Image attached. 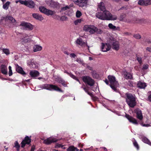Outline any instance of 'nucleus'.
<instances>
[{
  "label": "nucleus",
  "instance_id": "32",
  "mask_svg": "<svg viewBox=\"0 0 151 151\" xmlns=\"http://www.w3.org/2000/svg\"><path fill=\"white\" fill-rule=\"evenodd\" d=\"M132 142L134 146L136 148L137 150H139V145L134 139V138L133 139Z\"/></svg>",
  "mask_w": 151,
  "mask_h": 151
},
{
  "label": "nucleus",
  "instance_id": "36",
  "mask_svg": "<svg viewBox=\"0 0 151 151\" xmlns=\"http://www.w3.org/2000/svg\"><path fill=\"white\" fill-rule=\"evenodd\" d=\"M3 52L6 55H9L10 53L9 50V49L7 48H3L2 49Z\"/></svg>",
  "mask_w": 151,
  "mask_h": 151
},
{
  "label": "nucleus",
  "instance_id": "23",
  "mask_svg": "<svg viewBox=\"0 0 151 151\" xmlns=\"http://www.w3.org/2000/svg\"><path fill=\"white\" fill-rule=\"evenodd\" d=\"M1 71L2 74L4 75L7 74V69L6 66L4 65H2L1 66Z\"/></svg>",
  "mask_w": 151,
  "mask_h": 151
},
{
  "label": "nucleus",
  "instance_id": "62",
  "mask_svg": "<svg viewBox=\"0 0 151 151\" xmlns=\"http://www.w3.org/2000/svg\"><path fill=\"white\" fill-rule=\"evenodd\" d=\"M93 97H92V99H93L94 100H96L98 98H97L96 96H95L93 95Z\"/></svg>",
  "mask_w": 151,
  "mask_h": 151
},
{
  "label": "nucleus",
  "instance_id": "63",
  "mask_svg": "<svg viewBox=\"0 0 151 151\" xmlns=\"http://www.w3.org/2000/svg\"><path fill=\"white\" fill-rule=\"evenodd\" d=\"M87 68L90 70H92V68L91 67L88 66Z\"/></svg>",
  "mask_w": 151,
  "mask_h": 151
},
{
  "label": "nucleus",
  "instance_id": "37",
  "mask_svg": "<svg viewBox=\"0 0 151 151\" xmlns=\"http://www.w3.org/2000/svg\"><path fill=\"white\" fill-rule=\"evenodd\" d=\"M14 147L17 149V151H19L20 149V146L18 143L17 141H16L14 143Z\"/></svg>",
  "mask_w": 151,
  "mask_h": 151
},
{
  "label": "nucleus",
  "instance_id": "12",
  "mask_svg": "<svg viewBox=\"0 0 151 151\" xmlns=\"http://www.w3.org/2000/svg\"><path fill=\"white\" fill-rule=\"evenodd\" d=\"M126 118L129 120V122L135 124H138V122L137 120L133 117L129 115L126 114L125 115Z\"/></svg>",
  "mask_w": 151,
  "mask_h": 151
},
{
  "label": "nucleus",
  "instance_id": "14",
  "mask_svg": "<svg viewBox=\"0 0 151 151\" xmlns=\"http://www.w3.org/2000/svg\"><path fill=\"white\" fill-rule=\"evenodd\" d=\"M98 7L102 12H99L96 13V17H97V15L99 13H104L105 12L107 11L106 9V8L104 6V4L103 2H101L98 5Z\"/></svg>",
  "mask_w": 151,
  "mask_h": 151
},
{
  "label": "nucleus",
  "instance_id": "41",
  "mask_svg": "<svg viewBox=\"0 0 151 151\" xmlns=\"http://www.w3.org/2000/svg\"><path fill=\"white\" fill-rule=\"evenodd\" d=\"M6 18H7L8 19L11 21L13 22L15 21V19L11 16H9L7 17Z\"/></svg>",
  "mask_w": 151,
  "mask_h": 151
},
{
  "label": "nucleus",
  "instance_id": "26",
  "mask_svg": "<svg viewBox=\"0 0 151 151\" xmlns=\"http://www.w3.org/2000/svg\"><path fill=\"white\" fill-rule=\"evenodd\" d=\"M108 27L110 29H113L114 30H119V27H116L114 25L111 23H109L108 25Z\"/></svg>",
  "mask_w": 151,
  "mask_h": 151
},
{
  "label": "nucleus",
  "instance_id": "34",
  "mask_svg": "<svg viewBox=\"0 0 151 151\" xmlns=\"http://www.w3.org/2000/svg\"><path fill=\"white\" fill-rule=\"evenodd\" d=\"M39 9L40 11L44 14H45L47 10V9L45 7L42 6H41L39 7Z\"/></svg>",
  "mask_w": 151,
  "mask_h": 151
},
{
  "label": "nucleus",
  "instance_id": "39",
  "mask_svg": "<svg viewBox=\"0 0 151 151\" xmlns=\"http://www.w3.org/2000/svg\"><path fill=\"white\" fill-rule=\"evenodd\" d=\"M82 15V13L81 12L77 10L76 13V16L77 18H79Z\"/></svg>",
  "mask_w": 151,
  "mask_h": 151
},
{
  "label": "nucleus",
  "instance_id": "10",
  "mask_svg": "<svg viewBox=\"0 0 151 151\" xmlns=\"http://www.w3.org/2000/svg\"><path fill=\"white\" fill-rule=\"evenodd\" d=\"M93 25H86L84 26L83 29L86 32H89L91 34H93Z\"/></svg>",
  "mask_w": 151,
  "mask_h": 151
},
{
  "label": "nucleus",
  "instance_id": "40",
  "mask_svg": "<svg viewBox=\"0 0 151 151\" xmlns=\"http://www.w3.org/2000/svg\"><path fill=\"white\" fill-rule=\"evenodd\" d=\"M148 68L149 65L148 64H144L143 65L142 69V70H144L148 69Z\"/></svg>",
  "mask_w": 151,
  "mask_h": 151
},
{
  "label": "nucleus",
  "instance_id": "45",
  "mask_svg": "<svg viewBox=\"0 0 151 151\" xmlns=\"http://www.w3.org/2000/svg\"><path fill=\"white\" fill-rule=\"evenodd\" d=\"M137 60L140 64H141L142 62V58L140 57H137Z\"/></svg>",
  "mask_w": 151,
  "mask_h": 151
},
{
  "label": "nucleus",
  "instance_id": "28",
  "mask_svg": "<svg viewBox=\"0 0 151 151\" xmlns=\"http://www.w3.org/2000/svg\"><path fill=\"white\" fill-rule=\"evenodd\" d=\"M93 30L94 31L93 32V33L96 32L98 34H101L102 32L103 31L100 29H98L97 27H93Z\"/></svg>",
  "mask_w": 151,
  "mask_h": 151
},
{
  "label": "nucleus",
  "instance_id": "49",
  "mask_svg": "<svg viewBox=\"0 0 151 151\" xmlns=\"http://www.w3.org/2000/svg\"><path fill=\"white\" fill-rule=\"evenodd\" d=\"M18 2H19L21 4H23L24 1L19 0L18 1H16V3H17Z\"/></svg>",
  "mask_w": 151,
  "mask_h": 151
},
{
  "label": "nucleus",
  "instance_id": "48",
  "mask_svg": "<svg viewBox=\"0 0 151 151\" xmlns=\"http://www.w3.org/2000/svg\"><path fill=\"white\" fill-rule=\"evenodd\" d=\"M69 75L70 76V77H71L72 78L74 79L75 78H76V76L71 73H70Z\"/></svg>",
  "mask_w": 151,
  "mask_h": 151
},
{
  "label": "nucleus",
  "instance_id": "43",
  "mask_svg": "<svg viewBox=\"0 0 151 151\" xmlns=\"http://www.w3.org/2000/svg\"><path fill=\"white\" fill-rule=\"evenodd\" d=\"M9 76H11L12 75V67L11 66H9Z\"/></svg>",
  "mask_w": 151,
  "mask_h": 151
},
{
  "label": "nucleus",
  "instance_id": "35",
  "mask_svg": "<svg viewBox=\"0 0 151 151\" xmlns=\"http://www.w3.org/2000/svg\"><path fill=\"white\" fill-rule=\"evenodd\" d=\"M10 2L9 1H7L5 4L3 5V7L4 9H8Z\"/></svg>",
  "mask_w": 151,
  "mask_h": 151
},
{
  "label": "nucleus",
  "instance_id": "19",
  "mask_svg": "<svg viewBox=\"0 0 151 151\" xmlns=\"http://www.w3.org/2000/svg\"><path fill=\"white\" fill-rule=\"evenodd\" d=\"M32 15L33 18L37 20L42 21L44 19L42 16L38 14L34 13L32 14Z\"/></svg>",
  "mask_w": 151,
  "mask_h": 151
},
{
  "label": "nucleus",
  "instance_id": "27",
  "mask_svg": "<svg viewBox=\"0 0 151 151\" xmlns=\"http://www.w3.org/2000/svg\"><path fill=\"white\" fill-rule=\"evenodd\" d=\"M42 47L38 45H35L33 47V50L35 52L40 51L42 50Z\"/></svg>",
  "mask_w": 151,
  "mask_h": 151
},
{
  "label": "nucleus",
  "instance_id": "18",
  "mask_svg": "<svg viewBox=\"0 0 151 151\" xmlns=\"http://www.w3.org/2000/svg\"><path fill=\"white\" fill-rule=\"evenodd\" d=\"M76 43L82 46H85V45H86L88 47H89L87 45L86 43L85 42L83 41V40L81 38L77 39L76 40Z\"/></svg>",
  "mask_w": 151,
  "mask_h": 151
},
{
  "label": "nucleus",
  "instance_id": "22",
  "mask_svg": "<svg viewBox=\"0 0 151 151\" xmlns=\"http://www.w3.org/2000/svg\"><path fill=\"white\" fill-rule=\"evenodd\" d=\"M137 86L140 88H145L147 85L145 83L139 81L137 84Z\"/></svg>",
  "mask_w": 151,
  "mask_h": 151
},
{
  "label": "nucleus",
  "instance_id": "46",
  "mask_svg": "<svg viewBox=\"0 0 151 151\" xmlns=\"http://www.w3.org/2000/svg\"><path fill=\"white\" fill-rule=\"evenodd\" d=\"M81 19H78L74 21V24L75 25H77L78 23H80L81 22Z\"/></svg>",
  "mask_w": 151,
  "mask_h": 151
},
{
  "label": "nucleus",
  "instance_id": "52",
  "mask_svg": "<svg viewBox=\"0 0 151 151\" xmlns=\"http://www.w3.org/2000/svg\"><path fill=\"white\" fill-rule=\"evenodd\" d=\"M141 124L143 127H148L150 126V125L149 124Z\"/></svg>",
  "mask_w": 151,
  "mask_h": 151
},
{
  "label": "nucleus",
  "instance_id": "16",
  "mask_svg": "<svg viewBox=\"0 0 151 151\" xmlns=\"http://www.w3.org/2000/svg\"><path fill=\"white\" fill-rule=\"evenodd\" d=\"M58 140L55 138H49L45 140L44 142L46 144L49 145L52 143L56 142Z\"/></svg>",
  "mask_w": 151,
  "mask_h": 151
},
{
  "label": "nucleus",
  "instance_id": "56",
  "mask_svg": "<svg viewBox=\"0 0 151 151\" xmlns=\"http://www.w3.org/2000/svg\"><path fill=\"white\" fill-rule=\"evenodd\" d=\"M128 84L129 86L130 87L133 86V83L131 81H129V84Z\"/></svg>",
  "mask_w": 151,
  "mask_h": 151
},
{
  "label": "nucleus",
  "instance_id": "33",
  "mask_svg": "<svg viewBox=\"0 0 151 151\" xmlns=\"http://www.w3.org/2000/svg\"><path fill=\"white\" fill-rule=\"evenodd\" d=\"M54 12L52 11V10H50V9H47V10H46V13L45 14H46V15H48V16H49V15H52L54 14Z\"/></svg>",
  "mask_w": 151,
  "mask_h": 151
},
{
  "label": "nucleus",
  "instance_id": "57",
  "mask_svg": "<svg viewBox=\"0 0 151 151\" xmlns=\"http://www.w3.org/2000/svg\"><path fill=\"white\" fill-rule=\"evenodd\" d=\"M67 17H65V16H62L61 17V19H62L63 20H66V19H67Z\"/></svg>",
  "mask_w": 151,
  "mask_h": 151
},
{
  "label": "nucleus",
  "instance_id": "7",
  "mask_svg": "<svg viewBox=\"0 0 151 151\" xmlns=\"http://www.w3.org/2000/svg\"><path fill=\"white\" fill-rule=\"evenodd\" d=\"M31 139L30 137L28 136H26L24 139L22 141L21 143V147L24 148L26 144L29 145V146H31Z\"/></svg>",
  "mask_w": 151,
  "mask_h": 151
},
{
  "label": "nucleus",
  "instance_id": "53",
  "mask_svg": "<svg viewBox=\"0 0 151 151\" xmlns=\"http://www.w3.org/2000/svg\"><path fill=\"white\" fill-rule=\"evenodd\" d=\"M87 93H88V95H90L91 97H93V94L92 93H90V92H89V91H88V92Z\"/></svg>",
  "mask_w": 151,
  "mask_h": 151
},
{
  "label": "nucleus",
  "instance_id": "58",
  "mask_svg": "<svg viewBox=\"0 0 151 151\" xmlns=\"http://www.w3.org/2000/svg\"><path fill=\"white\" fill-rule=\"evenodd\" d=\"M104 82L107 85H110L109 83V81L107 79H105V80L104 81Z\"/></svg>",
  "mask_w": 151,
  "mask_h": 151
},
{
  "label": "nucleus",
  "instance_id": "4",
  "mask_svg": "<svg viewBox=\"0 0 151 151\" xmlns=\"http://www.w3.org/2000/svg\"><path fill=\"white\" fill-rule=\"evenodd\" d=\"M108 78L110 83L109 85L112 89L116 92H118L117 89V87L118 85V83L116 80L115 77L113 76L109 75L107 77Z\"/></svg>",
  "mask_w": 151,
  "mask_h": 151
},
{
  "label": "nucleus",
  "instance_id": "54",
  "mask_svg": "<svg viewBox=\"0 0 151 151\" xmlns=\"http://www.w3.org/2000/svg\"><path fill=\"white\" fill-rule=\"evenodd\" d=\"M81 88L83 89L84 91L86 92L87 93L88 92V90L85 87H83V86H82Z\"/></svg>",
  "mask_w": 151,
  "mask_h": 151
},
{
  "label": "nucleus",
  "instance_id": "20",
  "mask_svg": "<svg viewBox=\"0 0 151 151\" xmlns=\"http://www.w3.org/2000/svg\"><path fill=\"white\" fill-rule=\"evenodd\" d=\"M70 7L68 6L62 7L61 9L60 12L64 13L65 14H68V13L67 11L69 10Z\"/></svg>",
  "mask_w": 151,
  "mask_h": 151
},
{
  "label": "nucleus",
  "instance_id": "47",
  "mask_svg": "<svg viewBox=\"0 0 151 151\" xmlns=\"http://www.w3.org/2000/svg\"><path fill=\"white\" fill-rule=\"evenodd\" d=\"M63 146V145H62L58 144H57V145L55 146V148H58L59 147H62Z\"/></svg>",
  "mask_w": 151,
  "mask_h": 151
},
{
  "label": "nucleus",
  "instance_id": "13",
  "mask_svg": "<svg viewBox=\"0 0 151 151\" xmlns=\"http://www.w3.org/2000/svg\"><path fill=\"white\" fill-rule=\"evenodd\" d=\"M134 112L136 113L137 118L141 120L143 119L141 111L138 108H137L134 110Z\"/></svg>",
  "mask_w": 151,
  "mask_h": 151
},
{
  "label": "nucleus",
  "instance_id": "9",
  "mask_svg": "<svg viewBox=\"0 0 151 151\" xmlns=\"http://www.w3.org/2000/svg\"><path fill=\"white\" fill-rule=\"evenodd\" d=\"M88 0H73V2L76 5L80 7H83L86 6Z\"/></svg>",
  "mask_w": 151,
  "mask_h": 151
},
{
  "label": "nucleus",
  "instance_id": "30",
  "mask_svg": "<svg viewBox=\"0 0 151 151\" xmlns=\"http://www.w3.org/2000/svg\"><path fill=\"white\" fill-rule=\"evenodd\" d=\"M92 75L93 77L94 78L96 79H98L99 77V74L96 73V71L95 70H93L92 72Z\"/></svg>",
  "mask_w": 151,
  "mask_h": 151
},
{
  "label": "nucleus",
  "instance_id": "17",
  "mask_svg": "<svg viewBox=\"0 0 151 151\" xmlns=\"http://www.w3.org/2000/svg\"><path fill=\"white\" fill-rule=\"evenodd\" d=\"M16 70L17 72L23 75L26 74L25 72L23 70L22 67L17 65L16 66Z\"/></svg>",
  "mask_w": 151,
  "mask_h": 151
},
{
  "label": "nucleus",
  "instance_id": "6",
  "mask_svg": "<svg viewBox=\"0 0 151 151\" xmlns=\"http://www.w3.org/2000/svg\"><path fill=\"white\" fill-rule=\"evenodd\" d=\"M83 81L86 84L90 86H94L95 81L89 76H84L82 77Z\"/></svg>",
  "mask_w": 151,
  "mask_h": 151
},
{
  "label": "nucleus",
  "instance_id": "29",
  "mask_svg": "<svg viewBox=\"0 0 151 151\" xmlns=\"http://www.w3.org/2000/svg\"><path fill=\"white\" fill-rule=\"evenodd\" d=\"M125 78L127 79H131L132 78V76L130 73L126 72L124 73Z\"/></svg>",
  "mask_w": 151,
  "mask_h": 151
},
{
  "label": "nucleus",
  "instance_id": "60",
  "mask_svg": "<svg viewBox=\"0 0 151 151\" xmlns=\"http://www.w3.org/2000/svg\"><path fill=\"white\" fill-rule=\"evenodd\" d=\"M149 101L151 102V94H150L148 96V98Z\"/></svg>",
  "mask_w": 151,
  "mask_h": 151
},
{
  "label": "nucleus",
  "instance_id": "38",
  "mask_svg": "<svg viewBox=\"0 0 151 151\" xmlns=\"http://www.w3.org/2000/svg\"><path fill=\"white\" fill-rule=\"evenodd\" d=\"M126 17V16L125 14H121L119 18V20L120 21H124V19Z\"/></svg>",
  "mask_w": 151,
  "mask_h": 151
},
{
  "label": "nucleus",
  "instance_id": "25",
  "mask_svg": "<svg viewBox=\"0 0 151 151\" xmlns=\"http://www.w3.org/2000/svg\"><path fill=\"white\" fill-rule=\"evenodd\" d=\"M29 40V39L27 37H25L23 38H20V41L23 44L28 42Z\"/></svg>",
  "mask_w": 151,
  "mask_h": 151
},
{
  "label": "nucleus",
  "instance_id": "2",
  "mask_svg": "<svg viewBox=\"0 0 151 151\" xmlns=\"http://www.w3.org/2000/svg\"><path fill=\"white\" fill-rule=\"evenodd\" d=\"M97 17L101 20H115L117 19V17L115 15H112L109 11L104 13H99L97 15Z\"/></svg>",
  "mask_w": 151,
  "mask_h": 151
},
{
  "label": "nucleus",
  "instance_id": "44",
  "mask_svg": "<svg viewBox=\"0 0 151 151\" xmlns=\"http://www.w3.org/2000/svg\"><path fill=\"white\" fill-rule=\"evenodd\" d=\"M57 82L59 83H61L64 80L60 77H58L57 78Z\"/></svg>",
  "mask_w": 151,
  "mask_h": 151
},
{
  "label": "nucleus",
  "instance_id": "15",
  "mask_svg": "<svg viewBox=\"0 0 151 151\" xmlns=\"http://www.w3.org/2000/svg\"><path fill=\"white\" fill-rule=\"evenodd\" d=\"M138 4L141 5L147 6L151 4V0L144 1L139 0L138 2Z\"/></svg>",
  "mask_w": 151,
  "mask_h": 151
},
{
  "label": "nucleus",
  "instance_id": "24",
  "mask_svg": "<svg viewBox=\"0 0 151 151\" xmlns=\"http://www.w3.org/2000/svg\"><path fill=\"white\" fill-rule=\"evenodd\" d=\"M67 151H78L79 150L74 146L71 145L69 146L67 150Z\"/></svg>",
  "mask_w": 151,
  "mask_h": 151
},
{
  "label": "nucleus",
  "instance_id": "51",
  "mask_svg": "<svg viewBox=\"0 0 151 151\" xmlns=\"http://www.w3.org/2000/svg\"><path fill=\"white\" fill-rule=\"evenodd\" d=\"M61 83L62 85L64 87H66L67 86V84L66 83V82L64 81H63Z\"/></svg>",
  "mask_w": 151,
  "mask_h": 151
},
{
  "label": "nucleus",
  "instance_id": "50",
  "mask_svg": "<svg viewBox=\"0 0 151 151\" xmlns=\"http://www.w3.org/2000/svg\"><path fill=\"white\" fill-rule=\"evenodd\" d=\"M70 56L71 57L75 58L76 56V55L74 53H71L70 54Z\"/></svg>",
  "mask_w": 151,
  "mask_h": 151
},
{
  "label": "nucleus",
  "instance_id": "1",
  "mask_svg": "<svg viewBox=\"0 0 151 151\" xmlns=\"http://www.w3.org/2000/svg\"><path fill=\"white\" fill-rule=\"evenodd\" d=\"M107 44H105L102 43L101 50L104 52H107L110 50L109 47H112V48L116 50H118L119 49V44L118 41H117L113 37L110 38L107 41Z\"/></svg>",
  "mask_w": 151,
  "mask_h": 151
},
{
  "label": "nucleus",
  "instance_id": "3",
  "mask_svg": "<svg viewBox=\"0 0 151 151\" xmlns=\"http://www.w3.org/2000/svg\"><path fill=\"white\" fill-rule=\"evenodd\" d=\"M126 102L128 106L131 108H134L136 106V97L134 94L131 93L125 94Z\"/></svg>",
  "mask_w": 151,
  "mask_h": 151
},
{
  "label": "nucleus",
  "instance_id": "42",
  "mask_svg": "<svg viewBox=\"0 0 151 151\" xmlns=\"http://www.w3.org/2000/svg\"><path fill=\"white\" fill-rule=\"evenodd\" d=\"M133 37L137 39H140L141 38V36L139 34H135L133 35Z\"/></svg>",
  "mask_w": 151,
  "mask_h": 151
},
{
  "label": "nucleus",
  "instance_id": "55",
  "mask_svg": "<svg viewBox=\"0 0 151 151\" xmlns=\"http://www.w3.org/2000/svg\"><path fill=\"white\" fill-rule=\"evenodd\" d=\"M147 50L148 51L151 52V47H147L146 48Z\"/></svg>",
  "mask_w": 151,
  "mask_h": 151
},
{
  "label": "nucleus",
  "instance_id": "21",
  "mask_svg": "<svg viewBox=\"0 0 151 151\" xmlns=\"http://www.w3.org/2000/svg\"><path fill=\"white\" fill-rule=\"evenodd\" d=\"M29 74L32 77L34 78L38 76L39 74V73L37 70L31 71L30 72Z\"/></svg>",
  "mask_w": 151,
  "mask_h": 151
},
{
  "label": "nucleus",
  "instance_id": "8",
  "mask_svg": "<svg viewBox=\"0 0 151 151\" xmlns=\"http://www.w3.org/2000/svg\"><path fill=\"white\" fill-rule=\"evenodd\" d=\"M20 25L23 27L24 29L28 30H32L34 28V26L32 24L25 22H22Z\"/></svg>",
  "mask_w": 151,
  "mask_h": 151
},
{
  "label": "nucleus",
  "instance_id": "64",
  "mask_svg": "<svg viewBox=\"0 0 151 151\" xmlns=\"http://www.w3.org/2000/svg\"><path fill=\"white\" fill-rule=\"evenodd\" d=\"M74 79L76 80L79 83H80V81H79V80L76 77V78H75Z\"/></svg>",
  "mask_w": 151,
  "mask_h": 151
},
{
  "label": "nucleus",
  "instance_id": "61",
  "mask_svg": "<svg viewBox=\"0 0 151 151\" xmlns=\"http://www.w3.org/2000/svg\"><path fill=\"white\" fill-rule=\"evenodd\" d=\"M78 146L79 147H83V145L81 144V143H80L78 144Z\"/></svg>",
  "mask_w": 151,
  "mask_h": 151
},
{
  "label": "nucleus",
  "instance_id": "5",
  "mask_svg": "<svg viewBox=\"0 0 151 151\" xmlns=\"http://www.w3.org/2000/svg\"><path fill=\"white\" fill-rule=\"evenodd\" d=\"M42 88L46 89L49 91L54 90L62 92V90L57 86L51 84H45L42 86Z\"/></svg>",
  "mask_w": 151,
  "mask_h": 151
},
{
  "label": "nucleus",
  "instance_id": "31",
  "mask_svg": "<svg viewBox=\"0 0 151 151\" xmlns=\"http://www.w3.org/2000/svg\"><path fill=\"white\" fill-rule=\"evenodd\" d=\"M142 141L144 143L151 145V142L146 137H143L142 139Z\"/></svg>",
  "mask_w": 151,
  "mask_h": 151
},
{
  "label": "nucleus",
  "instance_id": "59",
  "mask_svg": "<svg viewBox=\"0 0 151 151\" xmlns=\"http://www.w3.org/2000/svg\"><path fill=\"white\" fill-rule=\"evenodd\" d=\"M35 149V146L34 145L32 146L31 147V151H34Z\"/></svg>",
  "mask_w": 151,
  "mask_h": 151
},
{
  "label": "nucleus",
  "instance_id": "11",
  "mask_svg": "<svg viewBox=\"0 0 151 151\" xmlns=\"http://www.w3.org/2000/svg\"><path fill=\"white\" fill-rule=\"evenodd\" d=\"M23 4L31 8H34L35 5L34 2L30 0L24 1Z\"/></svg>",
  "mask_w": 151,
  "mask_h": 151
}]
</instances>
